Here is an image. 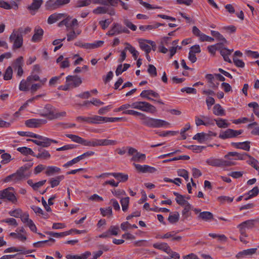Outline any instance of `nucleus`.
I'll use <instances>...</instances> for the list:
<instances>
[{"instance_id":"nucleus-1","label":"nucleus","mask_w":259,"mask_h":259,"mask_svg":"<svg viewBox=\"0 0 259 259\" xmlns=\"http://www.w3.org/2000/svg\"><path fill=\"white\" fill-rule=\"evenodd\" d=\"M79 122L87 123L99 124L105 122H115L121 121L122 118L107 117L99 115H94L91 117L78 116L76 118Z\"/></svg>"},{"instance_id":"nucleus-2","label":"nucleus","mask_w":259,"mask_h":259,"mask_svg":"<svg viewBox=\"0 0 259 259\" xmlns=\"http://www.w3.org/2000/svg\"><path fill=\"white\" fill-rule=\"evenodd\" d=\"M26 169L27 167L26 166L20 167L16 172L6 177L3 180L4 182L6 183H11L12 184L20 183L27 177L25 175Z\"/></svg>"},{"instance_id":"nucleus-3","label":"nucleus","mask_w":259,"mask_h":259,"mask_svg":"<svg viewBox=\"0 0 259 259\" xmlns=\"http://www.w3.org/2000/svg\"><path fill=\"white\" fill-rule=\"evenodd\" d=\"M143 123L150 127H170V124L166 121L161 119L149 118L146 116L145 117L144 119H143Z\"/></svg>"},{"instance_id":"nucleus-4","label":"nucleus","mask_w":259,"mask_h":259,"mask_svg":"<svg viewBox=\"0 0 259 259\" xmlns=\"http://www.w3.org/2000/svg\"><path fill=\"white\" fill-rule=\"evenodd\" d=\"M6 199L13 204L17 202V198L13 187H10L0 191V199Z\"/></svg>"},{"instance_id":"nucleus-5","label":"nucleus","mask_w":259,"mask_h":259,"mask_svg":"<svg viewBox=\"0 0 259 259\" xmlns=\"http://www.w3.org/2000/svg\"><path fill=\"white\" fill-rule=\"evenodd\" d=\"M131 107L151 113H153L156 111L155 107L147 102L138 101L134 102L131 104Z\"/></svg>"},{"instance_id":"nucleus-6","label":"nucleus","mask_w":259,"mask_h":259,"mask_svg":"<svg viewBox=\"0 0 259 259\" xmlns=\"http://www.w3.org/2000/svg\"><path fill=\"white\" fill-rule=\"evenodd\" d=\"M9 41L13 43L12 49L13 50L20 49L23 44V36L16 30V29H14L11 34Z\"/></svg>"},{"instance_id":"nucleus-7","label":"nucleus","mask_w":259,"mask_h":259,"mask_svg":"<svg viewBox=\"0 0 259 259\" xmlns=\"http://www.w3.org/2000/svg\"><path fill=\"white\" fill-rule=\"evenodd\" d=\"M256 222L257 220H248L239 224L237 227L240 233L244 235L245 233H246L247 230L251 229L254 227Z\"/></svg>"},{"instance_id":"nucleus-8","label":"nucleus","mask_w":259,"mask_h":259,"mask_svg":"<svg viewBox=\"0 0 259 259\" xmlns=\"http://www.w3.org/2000/svg\"><path fill=\"white\" fill-rule=\"evenodd\" d=\"M41 115L51 120L57 118L58 116L55 108L51 104H47L45 106Z\"/></svg>"},{"instance_id":"nucleus-9","label":"nucleus","mask_w":259,"mask_h":259,"mask_svg":"<svg viewBox=\"0 0 259 259\" xmlns=\"http://www.w3.org/2000/svg\"><path fill=\"white\" fill-rule=\"evenodd\" d=\"M150 96H151L155 98H159L160 96L158 93L154 92L153 90H144L140 94V97L143 98H146L150 101H156V100L152 99L150 97ZM156 102L160 104L163 105V102L161 100H157Z\"/></svg>"},{"instance_id":"nucleus-10","label":"nucleus","mask_w":259,"mask_h":259,"mask_svg":"<svg viewBox=\"0 0 259 259\" xmlns=\"http://www.w3.org/2000/svg\"><path fill=\"white\" fill-rule=\"evenodd\" d=\"M47 123V120L44 119L31 118L25 121V125L28 128H39Z\"/></svg>"},{"instance_id":"nucleus-11","label":"nucleus","mask_w":259,"mask_h":259,"mask_svg":"<svg viewBox=\"0 0 259 259\" xmlns=\"http://www.w3.org/2000/svg\"><path fill=\"white\" fill-rule=\"evenodd\" d=\"M31 141L35 144L44 147L49 146L51 143H57L58 142L56 140L50 139L41 136H40L39 139L31 140Z\"/></svg>"},{"instance_id":"nucleus-12","label":"nucleus","mask_w":259,"mask_h":259,"mask_svg":"<svg viewBox=\"0 0 259 259\" xmlns=\"http://www.w3.org/2000/svg\"><path fill=\"white\" fill-rule=\"evenodd\" d=\"M10 235L22 242H24L27 239L26 232L23 227L17 229L16 232L11 233Z\"/></svg>"},{"instance_id":"nucleus-13","label":"nucleus","mask_w":259,"mask_h":259,"mask_svg":"<svg viewBox=\"0 0 259 259\" xmlns=\"http://www.w3.org/2000/svg\"><path fill=\"white\" fill-rule=\"evenodd\" d=\"M134 165L136 169L139 172L143 173H154L156 171V169L148 165H140L139 164L134 163Z\"/></svg>"},{"instance_id":"nucleus-14","label":"nucleus","mask_w":259,"mask_h":259,"mask_svg":"<svg viewBox=\"0 0 259 259\" xmlns=\"http://www.w3.org/2000/svg\"><path fill=\"white\" fill-rule=\"evenodd\" d=\"M134 165L136 169L139 172L143 173H154L156 171V169L148 165H140L139 164L134 163Z\"/></svg>"},{"instance_id":"nucleus-15","label":"nucleus","mask_w":259,"mask_h":259,"mask_svg":"<svg viewBox=\"0 0 259 259\" xmlns=\"http://www.w3.org/2000/svg\"><path fill=\"white\" fill-rule=\"evenodd\" d=\"M242 134L241 131H224L220 134V137L223 139L233 138Z\"/></svg>"},{"instance_id":"nucleus-16","label":"nucleus","mask_w":259,"mask_h":259,"mask_svg":"<svg viewBox=\"0 0 259 259\" xmlns=\"http://www.w3.org/2000/svg\"><path fill=\"white\" fill-rule=\"evenodd\" d=\"M66 82L71 83V87L76 88L82 83L80 77L77 75H68L66 77Z\"/></svg>"},{"instance_id":"nucleus-17","label":"nucleus","mask_w":259,"mask_h":259,"mask_svg":"<svg viewBox=\"0 0 259 259\" xmlns=\"http://www.w3.org/2000/svg\"><path fill=\"white\" fill-rule=\"evenodd\" d=\"M206 163L209 165L218 167H225L223 158L211 157L206 160Z\"/></svg>"},{"instance_id":"nucleus-18","label":"nucleus","mask_w":259,"mask_h":259,"mask_svg":"<svg viewBox=\"0 0 259 259\" xmlns=\"http://www.w3.org/2000/svg\"><path fill=\"white\" fill-rule=\"evenodd\" d=\"M232 154V152H229L225 155L223 158L225 166H230L236 164L235 158L231 155Z\"/></svg>"},{"instance_id":"nucleus-19","label":"nucleus","mask_w":259,"mask_h":259,"mask_svg":"<svg viewBox=\"0 0 259 259\" xmlns=\"http://www.w3.org/2000/svg\"><path fill=\"white\" fill-rule=\"evenodd\" d=\"M44 34V30L39 27H35L34 29V33L32 37L31 40L33 42L40 41Z\"/></svg>"},{"instance_id":"nucleus-20","label":"nucleus","mask_w":259,"mask_h":259,"mask_svg":"<svg viewBox=\"0 0 259 259\" xmlns=\"http://www.w3.org/2000/svg\"><path fill=\"white\" fill-rule=\"evenodd\" d=\"M257 249L256 248H249L245 250H243L239 252L236 254V257L238 258H240L244 257L247 256H250L252 254H254L256 251Z\"/></svg>"},{"instance_id":"nucleus-21","label":"nucleus","mask_w":259,"mask_h":259,"mask_svg":"<svg viewBox=\"0 0 259 259\" xmlns=\"http://www.w3.org/2000/svg\"><path fill=\"white\" fill-rule=\"evenodd\" d=\"M221 55L223 56L224 60L229 63H231L232 61L229 58V56L231 55L233 50H229L226 48H221L219 49Z\"/></svg>"},{"instance_id":"nucleus-22","label":"nucleus","mask_w":259,"mask_h":259,"mask_svg":"<svg viewBox=\"0 0 259 259\" xmlns=\"http://www.w3.org/2000/svg\"><path fill=\"white\" fill-rule=\"evenodd\" d=\"M61 169L56 166H46L45 174L48 176H53L60 173Z\"/></svg>"},{"instance_id":"nucleus-23","label":"nucleus","mask_w":259,"mask_h":259,"mask_svg":"<svg viewBox=\"0 0 259 259\" xmlns=\"http://www.w3.org/2000/svg\"><path fill=\"white\" fill-rule=\"evenodd\" d=\"M45 8L47 10L52 11L58 8L57 0H48L45 3Z\"/></svg>"},{"instance_id":"nucleus-24","label":"nucleus","mask_w":259,"mask_h":259,"mask_svg":"<svg viewBox=\"0 0 259 259\" xmlns=\"http://www.w3.org/2000/svg\"><path fill=\"white\" fill-rule=\"evenodd\" d=\"M154 248L161 250L165 252H167V250H169V246L167 243L165 242H157L153 244Z\"/></svg>"},{"instance_id":"nucleus-25","label":"nucleus","mask_w":259,"mask_h":259,"mask_svg":"<svg viewBox=\"0 0 259 259\" xmlns=\"http://www.w3.org/2000/svg\"><path fill=\"white\" fill-rule=\"evenodd\" d=\"M34 157H36L37 158H39L44 160H48L51 157V154L49 152V151L43 150H39V152L37 154H35L33 156Z\"/></svg>"},{"instance_id":"nucleus-26","label":"nucleus","mask_w":259,"mask_h":259,"mask_svg":"<svg viewBox=\"0 0 259 259\" xmlns=\"http://www.w3.org/2000/svg\"><path fill=\"white\" fill-rule=\"evenodd\" d=\"M177 232L175 231L168 232L163 235V237L166 239L171 238L172 241H180L182 237L181 236L176 235Z\"/></svg>"},{"instance_id":"nucleus-27","label":"nucleus","mask_w":259,"mask_h":259,"mask_svg":"<svg viewBox=\"0 0 259 259\" xmlns=\"http://www.w3.org/2000/svg\"><path fill=\"white\" fill-rule=\"evenodd\" d=\"M63 17V14H53L51 15L48 19V23L52 24L57 21L61 19Z\"/></svg>"},{"instance_id":"nucleus-28","label":"nucleus","mask_w":259,"mask_h":259,"mask_svg":"<svg viewBox=\"0 0 259 259\" xmlns=\"http://www.w3.org/2000/svg\"><path fill=\"white\" fill-rule=\"evenodd\" d=\"M120 28V24L115 23L112 28L107 33V34L109 36H113L116 34H120L119 31Z\"/></svg>"},{"instance_id":"nucleus-29","label":"nucleus","mask_w":259,"mask_h":259,"mask_svg":"<svg viewBox=\"0 0 259 259\" xmlns=\"http://www.w3.org/2000/svg\"><path fill=\"white\" fill-rule=\"evenodd\" d=\"M213 214L209 211H203L199 213L198 218L205 221H210L213 219Z\"/></svg>"},{"instance_id":"nucleus-30","label":"nucleus","mask_w":259,"mask_h":259,"mask_svg":"<svg viewBox=\"0 0 259 259\" xmlns=\"http://www.w3.org/2000/svg\"><path fill=\"white\" fill-rule=\"evenodd\" d=\"M114 177L120 182H125L127 181L128 176L127 174L122 172H114Z\"/></svg>"},{"instance_id":"nucleus-31","label":"nucleus","mask_w":259,"mask_h":259,"mask_svg":"<svg viewBox=\"0 0 259 259\" xmlns=\"http://www.w3.org/2000/svg\"><path fill=\"white\" fill-rule=\"evenodd\" d=\"M232 154L231 155L235 158V161L237 160H245L247 159L248 154L245 152L238 153L237 152H232Z\"/></svg>"},{"instance_id":"nucleus-32","label":"nucleus","mask_w":259,"mask_h":259,"mask_svg":"<svg viewBox=\"0 0 259 259\" xmlns=\"http://www.w3.org/2000/svg\"><path fill=\"white\" fill-rule=\"evenodd\" d=\"M108 9L106 7H98L96 9L93 10V13L96 14H101L105 13H109L110 15L114 14V12L113 11L108 12Z\"/></svg>"},{"instance_id":"nucleus-33","label":"nucleus","mask_w":259,"mask_h":259,"mask_svg":"<svg viewBox=\"0 0 259 259\" xmlns=\"http://www.w3.org/2000/svg\"><path fill=\"white\" fill-rule=\"evenodd\" d=\"M32 4L28 7L29 10L35 11L39 9L43 3L42 0H32Z\"/></svg>"},{"instance_id":"nucleus-34","label":"nucleus","mask_w":259,"mask_h":259,"mask_svg":"<svg viewBox=\"0 0 259 259\" xmlns=\"http://www.w3.org/2000/svg\"><path fill=\"white\" fill-rule=\"evenodd\" d=\"M209 138V135L204 133H198L195 135L193 139L198 140L200 143H203L207 140Z\"/></svg>"},{"instance_id":"nucleus-35","label":"nucleus","mask_w":259,"mask_h":259,"mask_svg":"<svg viewBox=\"0 0 259 259\" xmlns=\"http://www.w3.org/2000/svg\"><path fill=\"white\" fill-rule=\"evenodd\" d=\"M17 150L24 155H30L33 156L34 155V152L30 148L26 147H18Z\"/></svg>"},{"instance_id":"nucleus-36","label":"nucleus","mask_w":259,"mask_h":259,"mask_svg":"<svg viewBox=\"0 0 259 259\" xmlns=\"http://www.w3.org/2000/svg\"><path fill=\"white\" fill-rule=\"evenodd\" d=\"M250 143L248 141L243 142H239L236 143V147L238 149L244 150L245 151H249L250 148Z\"/></svg>"},{"instance_id":"nucleus-37","label":"nucleus","mask_w":259,"mask_h":259,"mask_svg":"<svg viewBox=\"0 0 259 259\" xmlns=\"http://www.w3.org/2000/svg\"><path fill=\"white\" fill-rule=\"evenodd\" d=\"M18 134L19 135L21 136H25V137H29L32 138H34L35 139H39L40 135L34 134L29 131H19L18 132Z\"/></svg>"},{"instance_id":"nucleus-38","label":"nucleus","mask_w":259,"mask_h":259,"mask_svg":"<svg viewBox=\"0 0 259 259\" xmlns=\"http://www.w3.org/2000/svg\"><path fill=\"white\" fill-rule=\"evenodd\" d=\"M146 159V155L144 154L140 153V152H137L136 154H135L132 158L131 160L142 162L145 160Z\"/></svg>"},{"instance_id":"nucleus-39","label":"nucleus","mask_w":259,"mask_h":259,"mask_svg":"<svg viewBox=\"0 0 259 259\" xmlns=\"http://www.w3.org/2000/svg\"><path fill=\"white\" fill-rule=\"evenodd\" d=\"M213 113L218 116H223L225 114V110L220 104H216L214 106Z\"/></svg>"},{"instance_id":"nucleus-40","label":"nucleus","mask_w":259,"mask_h":259,"mask_svg":"<svg viewBox=\"0 0 259 259\" xmlns=\"http://www.w3.org/2000/svg\"><path fill=\"white\" fill-rule=\"evenodd\" d=\"M64 179L63 175L57 176L55 178L52 179L50 181V184L52 188L58 186L60 182Z\"/></svg>"},{"instance_id":"nucleus-41","label":"nucleus","mask_w":259,"mask_h":259,"mask_svg":"<svg viewBox=\"0 0 259 259\" xmlns=\"http://www.w3.org/2000/svg\"><path fill=\"white\" fill-rule=\"evenodd\" d=\"M120 202L121 205L122 210L124 212L126 211L128 208L130 198L128 197L122 198L121 199Z\"/></svg>"},{"instance_id":"nucleus-42","label":"nucleus","mask_w":259,"mask_h":259,"mask_svg":"<svg viewBox=\"0 0 259 259\" xmlns=\"http://www.w3.org/2000/svg\"><path fill=\"white\" fill-rule=\"evenodd\" d=\"M211 34L215 38L219 40V41H222L223 42L221 43L222 44L223 43L227 44V41L226 39V38L218 31H216L214 30H211Z\"/></svg>"},{"instance_id":"nucleus-43","label":"nucleus","mask_w":259,"mask_h":259,"mask_svg":"<svg viewBox=\"0 0 259 259\" xmlns=\"http://www.w3.org/2000/svg\"><path fill=\"white\" fill-rule=\"evenodd\" d=\"M217 125L219 128H225L228 127L229 123L227 122L226 119H223L222 118H218L215 120Z\"/></svg>"},{"instance_id":"nucleus-44","label":"nucleus","mask_w":259,"mask_h":259,"mask_svg":"<svg viewBox=\"0 0 259 259\" xmlns=\"http://www.w3.org/2000/svg\"><path fill=\"white\" fill-rule=\"evenodd\" d=\"M71 18L68 17L66 18L63 19L62 21H61L59 23V26H62L63 25H65L66 28L67 30H68L69 29H72L71 24Z\"/></svg>"},{"instance_id":"nucleus-45","label":"nucleus","mask_w":259,"mask_h":259,"mask_svg":"<svg viewBox=\"0 0 259 259\" xmlns=\"http://www.w3.org/2000/svg\"><path fill=\"white\" fill-rule=\"evenodd\" d=\"M177 132L175 131H158L156 133L159 136L161 137H169L173 136L177 134Z\"/></svg>"},{"instance_id":"nucleus-46","label":"nucleus","mask_w":259,"mask_h":259,"mask_svg":"<svg viewBox=\"0 0 259 259\" xmlns=\"http://www.w3.org/2000/svg\"><path fill=\"white\" fill-rule=\"evenodd\" d=\"M100 210L103 217H111L112 215V210L111 207L100 208Z\"/></svg>"},{"instance_id":"nucleus-47","label":"nucleus","mask_w":259,"mask_h":259,"mask_svg":"<svg viewBox=\"0 0 259 259\" xmlns=\"http://www.w3.org/2000/svg\"><path fill=\"white\" fill-rule=\"evenodd\" d=\"M140 48L146 52V54L149 53L151 51V47L148 45L145 41H139Z\"/></svg>"},{"instance_id":"nucleus-48","label":"nucleus","mask_w":259,"mask_h":259,"mask_svg":"<svg viewBox=\"0 0 259 259\" xmlns=\"http://www.w3.org/2000/svg\"><path fill=\"white\" fill-rule=\"evenodd\" d=\"M205 77L207 79L208 85L210 88H212V87H215L214 85L215 79L213 75L212 74H207Z\"/></svg>"},{"instance_id":"nucleus-49","label":"nucleus","mask_w":259,"mask_h":259,"mask_svg":"<svg viewBox=\"0 0 259 259\" xmlns=\"http://www.w3.org/2000/svg\"><path fill=\"white\" fill-rule=\"evenodd\" d=\"M159 24H154L152 25H141L139 26V29L142 31H145L147 30H150L157 28L159 27Z\"/></svg>"},{"instance_id":"nucleus-50","label":"nucleus","mask_w":259,"mask_h":259,"mask_svg":"<svg viewBox=\"0 0 259 259\" xmlns=\"http://www.w3.org/2000/svg\"><path fill=\"white\" fill-rule=\"evenodd\" d=\"M177 174L179 176L184 178L186 181H189V172L186 169H178L177 170Z\"/></svg>"},{"instance_id":"nucleus-51","label":"nucleus","mask_w":259,"mask_h":259,"mask_svg":"<svg viewBox=\"0 0 259 259\" xmlns=\"http://www.w3.org/2000/svg\"><path fill=\"white\" fill-rule=\"evenodd\" d=\"M180 215L178 212H175L173 214H170L168 218V221L171 224H175L178 222L179 220Z\"/></svg>"},{"instance_id":"nucleus-52","label":"nucleus","mask_w":259,"mask_h":259,"mask_svg":"<svg viewBox=\"0 0 259 259\" xmlns=\"http://www.w3.org/2000/svg\"><path fill=\"white\" fill-rule=\"evenodd\" d=\"M13 70L11 66H9L4 74V79L5 80H10L12 77Z\"/></svg>"},{"instance_id":"nucleus-53","label":"nucleus","mask_w":259,"mask_h":259,"mask_svg":"<svg viewBox=\"0 0 259 259\" xmlns=\"http://www.w3.org/2000/svg\"><path fill=\"white\" fill-rule=\"evenodd\" d=\"M259 193V188L258 187H254L251 190L249 191L248 192V197L246 198V200L248 199L254 197L257 195Z\"/></svg>"},{"instance_id":"nucleus-54","label":"nucleus","mask_w":259,"mask_h":259,"mask_svg":"<svg viewBox=\"0 0 259 259\" xmlns=\"http://www.w3.org/2000/svg\"><path fill=\"white\" fill-rule=\"evenodd\" d=\"M222 46V44H217L214 45L209 46L207 47L208 52L214 55L215 54L217 50H219L220 46Z\"/></svg>"},{"instance_id":"nucleus-55","label":"nucleus","mask_w":259,"mask_h":259,"mask_svg":"<svg viewBox=\"0 0 259 259\" xmlns=\"http://www.w3.org/2000/svg\"><path fill=\"white\" fill-rule=\"evenodd\" d=\"M184 206V208L182 211V214L186 218H188L190 216V214L189 213V211L193 208L192 205L188 202L187 204H186Z\"/></svg>"},{"instance_id":"nucleus-56","label":"nucleus","mask_w":259,"mask_h":259,"mask_svg":"<svg viewBox=\"0 0 259 259\" xmlns=\"http://www.w3.org/2000/svg\"><path fill=\"white\" fill-rule=\"evenodd\" d=\"M208 236L213 238H218L219 240L222 241H226L227 240V237L225 235H219L215 233H209Z\"/></svg>"},{"instance_id":"nucleus-57","label":"nucleus","mask_w":259,"mask_h":259,"mask_svg":"<svg viewBox=\"0 0 259 259\" xmlns=\"http://www.w3.org/2000/svg\"><path fill=\"white\" fill-rule=\"evenodd\" d=\"M65 39V37L62 38V39H57L54 40L53 41L52 44L53 45H59L58 46H56L54 48V51L56 52L57 50L60 49L63 46V44L62 43V41H64Z\"/></svg>"},{"instance_id":"nucleus-58","label":"nucleus","mask_w":259,"mask_h":259,"mask_svg":"<svg viewBox=\"0 0 259 259\" xmlns=\"http://www.w3.org/2000/svg\"><path fill=\"white\" fill-rule=\"evenodd\" d=\"M176 201L177 203L180 205H184L186 204H187L188 202L186 199V197L185 196L181 195L179 196L178 197L176 198Z\"/></svg>"},{"instance_id":"nucleus-59","label":"nucleus","mask_w":259,"mask_h":259,"mask_svg":"<svg viewBox=\"0 0 259 259\" xmlns=\"http://www.w3.org/2000/svg\"><path fill=\"white\" fill-rule=\"evenodd\" d=\"M2 160L1 163L3 164H7L11 160V156L10 154L5 153L1 155Z\"/></svg>"},{"instance_id":"nucleus-60","label":"nucleus","mask_w":259,"mask_h":259,"mask_svg":"<svg viewBox=\"0 0 259 259\" xmlns=\"http://www.w3.org/2000/svg\"><path fill=\"white\" fill-rule=\"evenodd\" d=\"M149 74L152 77L157 76V70L156 67L152 64H149L147 70Z\"/></svg>"},{"instance_id":"nucleus-61","label":"nucleus","mask_w":259,"mask_h":259,"mask_svg":"<svg viewBox=\"0 0 259 259\" xmlns=\"http://www.w3.org/2000/svg\"><path fill=\"white\" fill-rule=\"evenodd\" d=\"M49 241L52 242V243H54L55 242V240L53 238H50L49 240L40 241L35 242L33 244V245L35 247H41L43 246V244L48 243Z\"/></svg>"},{"instance_id":"nucleus-62","label":"nucleus","mask_w":259,"mask_h":259,"mask_svg":"<svg viewBox=\"0 0 259 259\" xmlns=\"http://www.w3.org/2000/svg\"><path fill=\"white\" fill-rule=\"evenodd\" d=\"M49 234L51 236L57 238H63L65 236H68V233H67V231L61 233L50 232Z\"/></svg>"},{"instance_id":"nucleus-63","label":"nucleus","mask_w":259,"mask_h":259,"mask_svg":"<svg viewBox=\"0 0 259 259\" xmlns=\"http://www.w3.org/2000/svg\"><path fill=\"white\" fill-rule=\"evenodd\" d=\"M16 30L23 36V34H27L29 33L31 31V28L28 26L25 28H23V27H19L18 29H16Z\"/></svg>"},{"instance_id":"nucleus-64","label":"nucleus","mask_w":259,"mask_h":259,"mask_svg":"<svg viewBox=\"0 0 259 259\" xmlns=\"http://www.w3.org/2000/svg\"><path fill=\"white\" fill-rule=\"evenodd\" d=\"M111 192L114 196L117 197L126 195L125 191L122 189H113L111 190Z\"/></svg>"}]
</instances>
